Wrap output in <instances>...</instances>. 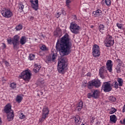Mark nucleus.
<instances>
[{
    "mask_svg": "<svg viewBox=\"0 0 125 125\" xmlns=\"http://www.w3.org/2000/svg\"><path fill=\"white\" fill-rule=\"evenodd\" d=\"M71 46L72 43L70 41L69 35L66 33L60 41L58 40L56 45V49L59 51L61 55L65 56V55H69L71 53Z\"/></svg>",
    "mask_w": 125,
    "mask_h": 125,
    "instance_id": "f257e3e1",
    "label": "nucleus"
},
{
    "mask_svg": "<svg viewBox=\"0 0 125 125\" xmlns=\"http://www.w3.org/2000/svg\"><path fill=\"white\" fill-rule=\"evenodd\" d=\"M11 104H8L5 105L4 108V111L7 114V120L9 122L12 121L13 118H14V114L13 113V110L11 109Z\"/></svg>",
    "mask_w": 125,
    "mask_h": 125,
    "instance_id": "f03ea898",
    "label": "nucleus"
},
{
    "mask_svg": "<svg viewBox=\"0 0 125 125\" xmlns=\"http://www.w3.org/2000/svg\"><path fill=\"white\" fill-rule=\"evenodd\" d=\"M66 68V58L62 57L59 59L58 63V70L61 74H64Z\"/></svg>",
    "mask_w": 125,
    "mask_h": 125,
    "instance_id": "7ed1b4c3",
    "label": "nucleus"
},
{
    "mask_svg": "<svg viewBox=\"0 0 125 125\" xmlns=\"http://www.w3.org/2000/svg\"><path fill=\"white\" fill-rule=\"evenodd\" d=\"M20 37L18 35H15L12 39H7V42L8 44L13 45L14 49H16L18 48V45H19V40Z\"/></svg>",
    "mask_w": 125,
    "mask_h": 125,
    "instance_id": "20e7f679",
    "label": "nucleus"
},
{
    "mask_svg": "<svg viewBox=\"0 0 125 125\" xmlns=\"http://www.w3.org/2000/svg\"><path fill=\"white\" fill-rule=\"evenodd\" d=\"M31 76H32V74L30 73V71L26 70L21 72L19 77L20 79H23L25 82H29L31 80Z\"/></svg>",
    "mask_w": 125,
    "mask_h": 125,
    "instance_id": "39448f33",
    "label": "nucleus"
},
{
    "mask_svg": "<svg viewBox=\"0 0 125 125\" xmlns=\"http://www.w3.org/2000/svg\"><path fill=\"white\" fill-rule=\"evenodd\" d=\"M101 85V82L99 80H94L88 83V88L89 89H91L92 86H95V87L98 88V87H100Z\"/></svg>",
    "mask_w": 125,
    "mask_h": 125,
    "instance_id": "423d86ee",
    "label": "nucleus"
},
{
    "mask_svg": "<svg viewBox=\"0 0 125 125\" xmlns=\"http://www.w3.org/2000/svg\"><path fill=\"white\" fill-rule=\"evenodd\" d=\"M0 13L5 18H10L13 16L12 12L10 10L6 9V8H2L0 10Z\"/></svg>",
    "mask_w": 125,
    "mask_h": 125,
    "instance_id": "0eeeda50",
    "label": "nucleus"
},
{
    "mask_svg": "<svg viewBox=\"0 0 125 125\" xmlns=\"http://www.w3.org/2000/svg\"><path fill=\"white\" fill-rule=\"evenodd\" d=\"M57 58V52L55 51H53L48 56L46 60V63H52V62H55L56 59Z\"/></svg>",
    "mask_w": 125,
    "mask_h": 125,
    "instance_id": "6e6552de",
    "label": "nucleus"
},
{
    "mask_svg": "<svg viewBox=\"0 0 125 125\" xmlns=\"http://www.w3.org/2000/svg\"><path fill=\"white\" fill-rule=\"evenodd\" d=\"M70 29L72 33L77 34H79L81 27L77 25V23L75 22H71L70 26Z\"/></svg>",
    "mask_w": 125,
    "mask_h": 125,
    "instance_id": "1a4fd4ad",
    "label": "nucleus"
},
{
    "mask_svg": "<svg viewBox=\"0 0 125 125\" xmlns=\"http://www.w3.org/2000/svg\"><path fill=\"white\" fill-rule=\"evenodd\" d=\"M92 55L94 57H99L100 56V48L97 44H94L92 48Z\"/></svg>",
    "mask_w": 125,
    "mask_h": 125,
    "instance_id": "9d476101",
    "label": "nucleus"
},
{
    "mask_svg": "<svg viewBox=\"0 0 125 125\" xmlns=\"http://www.w3.org/2000/svg\"><path fill=\"white\" fill-rule=\"evenodd\" d=\"M104 45L106 47H111L112 45H114V40H113L111 36H107L104 40Z\"/></svg>",
    "mask_w": 125,
    "mask_h": 125,
    "instance_id": "9b49d317",
    "label": "nucleus"
},
{
    "mask_svg": "<svg viewBox=\"0 0 125 125\" xmlns=\"http://www.w3.org/2000/svg\"><path fill=\"white\" fill-rule=\"evenodd\" d=\"M102 88L104 90V92H110V91L112 90L111 83L108 82L104 83L102 85Z\"/></svg>",
    "mask_w": 125,
    "mask_h": 125,
    "instance_id": "f8f14e48",
    "label": "nucleus"
},
{
    "mask_svg": "<svg viewBox=\"0 0 125 125\" xmlns=\"http://www.w3.org/2000/svg\"><path fill=\"white\" fill-rule=\"evenodd\" d=\"M100 96V91L98 90H95L93 93H89L87 94V97L89 99L92 97L93 98H94V99H97L98 98H99Z\"/></svg>",
    "mask_w": 125,
    "mask_h": 125,
    "instance_id": "ddd939ff",
    "label": "nucleus"
},
{
    "mask_svg": "<svg viewBox=\"0 0 125 125\" xmlns=\"http://www.w3.org/2000/svg\"><path fill=\"white\" fill-rule=\"evenodd\" d=\"M31 3V7L33 9L37 11L39 8V0H30Z\"/></svg>",
    "mask_w": 125,
    "mask_h": 125,
    "instance_id": "4468645a",
    "label": "nucleus"
},
{
    "mask_svg": "<svg viewBox=\"0 0 125 125\" xmlns=\"http://www.w3.org/2000/svg\"><path fill=\"white\" fill-rule=\"evenodd\" d=\"M106 69V66H102L99 70V75L100 76V78H102V79H104V74L105 72V69Z\"/></svg>",
    "mask_w": 125,
    "mask_h": 125,
    "instance_id": "2eb2a0df",
    "label": "nucleus"
},
{
    "mask_svg": "<svg viewBox=\"0 0 125 125\" xmlns=\"http://www.w3.org/2000/svg\"><path fill=\"white\" fill-rule=\"evenodd\" d=\"M112 67H113V64H112V61L108 60L106 62V68L109 72H112Z\"/></svg>",
    "mask_w": 125,
    "mask_h": 125,
    "instance_id": "dca6fc26",
    "label": "nucleus"
},
{
    "mask_svg": "<svg viewBox=\"0 0 125 125\" xmlns=\"http://www.w3.org/2000/svg\"><path fill=\"white\" fill-rule=\"evenodd\" d=\"M54 36H58V37H61L62 36V31L60 28H57L54 32Z\"/></svg>",
    "mask_w": 125,
    "mask_h": 125,
    "instance_id": "f3484780",
    "label": "nucleus"
},
{
    "mask_svg": "<svg viewBox=\"0 0 125 125\" xmlns=\"http://www.w3.org/2000/svg\"><path fill=\"white\" fill-rule=\"evenodd\" d=\"M117 120L118 119L115 115H112L110 116V122H112V123H113L114 124H116Z\"/></svg>",
    "mask_w": 125,
    "mask_h": 125,
    "instance_id": "a211bd4d",
    "label": "nucleus"
},
{
    "mask_svg": "<svg viewBox=\"0 0 125 125\" xmlns=\"http://www.w3.org/2000/svg\"><path fill=\"white\" fill-rule=\"evenodd\" d=\"M83 101L80 102L78 104H77V108L78 111H81L82 109H83Z\"/></svg>",
    "mask_w": 125,
    "mask_h": 125,
    "instance_id": "6ab92c4d",
    "label": "nucleus"
},
{
    "mask_svg": "<svg viewBox=\"0 0 125 125\" xmlns=\"http://www.w3.org/2000/svg\"><path fill=\"white\" fill-rule=\"evenodd\" d=\"M74 120L76 124H78V125H80V124H81L82 122V121H81V118H80V116L79 115H76L74 118Z\"/></svg>",
    "mask_w": 125,
    "mask_h": 125,
    "instance_id": "aec40b11",
    "label": "nucleus"
},
{
    "mask_svg": "<svg viewBox=\"0 0 125 125\" xmlns=\"http://www.w3.org/2000/svg\"><path fill=\"white\" fill-rule=\"evenodd\" d=\"M20 43L22 45H24L26 43V37L22 36L20 40Z\"/></svg>",
    "mask_w": 125,
    "mask_h": 125,
    "instance_id": "412c9836",
    "label": "nucleus"
},
{
    "mask_svg": "<svg viewBox=\"0 0 125 125\" xmlns=\"http://www.w3.org/2000/svg\"><path fill=\"white\" fill-rule=\"evenodd\" d=\"M117 82L119 83V86H123V83H124V81L122 78H118Z\"/></svg>",
    "mask_w": 125,
    "mask_h": 125,
    "instance_id": "4be33fe9",
    "label": "nucleus"
},
{
    "mask_svg": "<svg viewBox=\"0 0 125 125\" xmlns=\"http://www.w3.org/2000/svg\"><path fill=\"white\" fill-rule=\"evenodd\" d=\"M93 14L94 15H96V16H99L101 14V10H97L96 11L93 12Z\"/></svg>",
    "mask_w": 125,
    "mask_h": 125,
    "instance_id": "5701e85b",
    "label": "nucleus"
},
{
    "mask_svg": "<svg viewBox=\"0 0 125 125\" xmlns=\"http://www.w3.org/2000/svg\"><path fill=\"white\" fill-rule=\"evenodd\" d=\"M23 99V98H22V97L18 95L16 97V101L17 102H18V103H21V101H22V100Z\"/></svg>",
    "mask_w": 125,
    "mask_h": 125,
    "instance_id": "b1692460",
    "label": "nucleus"
},
{
    "mask_svg": "<svg viewBox=\"0 0 125 125\" xmlns=\"http://www.w3.org/2000/svg\"><path fill=\"white\" fill-rule=\"evenodd\" d=\"M19 10L20 12H22L23 11V9H24V5L22 4H19Z\"/></svg>",
    "mask_w": 125,
    "mask_h": 125,
    "instance_id": "393cba45",
    "label": "nucleus"
},
{
    "mask_svg": "<svg viewBox=\"0 0 125 125\" xmlns=\"http://www.w3.org/2000/svg\"><path fill=\"white\" fill-rule=\"evenodd\" d=\"M41 69V67L39 66H37L36 67H35L33 68V72H34V73H38L39 72V71H40V69Z\"/></svg>",
    "mask_w": 125,
    "mask_h": 125,
    "instance_id": "a878e982",
    "label": "nucleus"
},
{
    "mask_svg": "<svg viewBox=\"0 0 125 125\" xmlns=\"http://www.w3.org/2000/svg\"><path fill=\"white\" fill-rule=\"evenodd\" d=\"M113 85H114V87L115 88H116V89H117V88H119V83H118L117 81H115L113 82L112 86Z\"/></svg>",
    "mask_w": 125,
    "mask_h": 125,
    "instance_id": "bb28decb",
    "label": "nucleus"
},
{
    "mask_svg": "<svg viewBox=\"0 0 125 125\" xmlns=\"http://www.w3.org/2000/svg\"><path fill=\"white\" fill-rule=\"evenodd\" d=\"M49 113V110H48V107H45L43 109V114L48 115Z\"/></svg>",
    "mask_w": 125,
    "mask_h": 125,
    "instance_id": "cd10ccee",
    "label": "nucleus"
},
{
    "mask_svg": "<svg viewBox=\"0 0 125 125\" xmlns=\"http://www.w3.org/2000/svg\"><path fill=\"white\" fill-rule=\"evenodd\" d=\"M121 68H122V65H121L120 64H118L116 67L117 73H119L121 72Z\"/></svg>",
    "mask_w": 125,
    "mask_h": 125,
    "instance_id": "c85d7f7f",
    "label": "nucleus"
},
{
    "mask_svg": "<svg viewBox=\"0 0 125 125\" xmlns=\"http://www.w3.org/2000/svg\"><path fill=\"white\" fill-rule=\"evenodd\" d=\"M10 87L12 88V89H14V88H16V84L15 83H12L10 84Z\"/></svg>",
    "mask_w": 125,
    "mask_h": 125,
    "instance_id": "c756f323",
    "label": "nucleus"
},
{
    "mask_svg": "<svg viewBox=\"0 0 125 125\" xmlns=\"http://www.w3.org/2000/svg\"><path fill=\"white\" fill-rule=\"evenodd\" d=\"M105 27L103 24H100L99 27V30L100 32H102V31H104Z\"/></svg>",
    "mask_w": 125,
    "mask_h": 125,
    "instance_id": "7c9ffc66",
    "label": "nucleus"
},
{
    "mask_svg": "<svg viewBox=\"0 0 125 125\" xmlns=\"http://www.w3.org/2000/svg\"><path fill=\"white\" fill-rule=\"evenodd\" d=\"M36 56L33 54H30L29 55V60H34Z\"/></svg>",
    "mask_w": 125,
    "mask_h": 125,
    "instance_id": "2f4dec72",
    "label": "nucleus"
},
{
    "mask_svg": "<svg viewBox=\"0 0 125 125\" xmlns=\"http://www.w3.org/2000/svg\"><path fill=\"white\" fill-rule=\"evenodd\" d=\"M111 110H110L109 111V114H110L111 115H112V114H114V113H116V112H117V109H116V108H115L114 107H112Z\"/></svg>",
    "mask_w": 125,
    "mask_h": 125,
    "instance_id": "473e14b6",
    "label": "nucleus"
},
{
    "mask_svg": "<svg viewBox=\"0 0 125 125\" xmlns=\"http://www.w3.org/2000/svg\"><path fill=\"white\" fill-rule=\"evenodd\" d=\"M109 100H110V101H112V102H115L116 99L114 96H110L109 98Z\"/></svg>",
    "mask_w": 125,
    "mask_h": 125,
    "instance_id": "72a5a7b5",
    "label": "nucleus"
},
{
    "mask_svg": "<svg viewBox=\"0 0 125 125\" xmlns=\"http://www.w3.org/2000/svg\"><path fill=\"white\" fill-rule=\"evenodd\" d=\"M22 26L21 25H19L16 27V29L17 31H20V30H22Z\"/></svg>",
    "mask_w": 125,
    "mask_h": 125,
    "instance_id": "f704fd0d",
    "label": "nucleus"
},
{
    "mask_svg": "<svg viewBox=\"0 0 125 125\" xmlns=\"http://www.w3.org/2000/svg\"><path fill=\"white\" fill-rule=\"evenodd\" d=\"M106 5H111V0H105L104 1Z\"/></svg>",
    "mask_w": 125,
    "mask_h": 125,
    "instance_id": "c9c22d12",
    "label": "nucleus"
},
{
    "mask_svg": "<svg viewBox=\"0 0 125 125\" xmlns=\"http://www.w3.org/2000/svg\"><path fill=\"white\" fill-rule=\"evenodd\" d=\"M40 49L41 50L44 51V50H46V46L45 45H42V46L40 47Z\"/></svg>",
    "mask_w": 125,
    "mask_h": 125,
    "instance_id": "e433bc0d",
    "label": "nucleus"
},
{
    "mask_svg": "<svg viewBox=\"0 0 125 125\" xmlns=\"http://www.w3.org/2000/svg\"><path fill=\"white\" fill-rule=\"evenodd\" d=\"M69 3H71V1H66V5L68 9H70L71 8Z\"/></svg>",
    "mask_w": 125,
    "mask_h": 125,
    "instance_id": "4c0bfd02",
    "label": "nucleus"
},
{
    "mask_svg": "<svg viewBox=\"0 0 125 125\" xmlns=\"http://www.w3.org/2000/svg\"><path fill=\"white\" fill-rule=\"evenodd\" d=\"M117 26L119 29H120V30H122V28H123V24L117 23Z\"/></svg>",
    "mask_w": 125,
    "mask_h": 125,
    "instance_id": "58836bf2",
    "label": "nucleus"
},
{
    "mask_svg": "<svg viewBox=\"0 0 125 125\" xmlns=\"http://www.w3.org/2000/svg\"><path fill=\"white\" fill-rule=\"evenodd\" d=\"M117 63H118V65H121L122 66V64H123V62L119 59L117 60Z\"/></svg>",
    "mask_w": 125,
    "mask_h": 125,
    "instance_id": "ea45409f",
    "label": "nucleus"
},
{
    "mask_svg": "<svg viewBox=\"0 0 125 125\" xmlns=\"http://www.w3.org/2000/svg\"><path fill=\"white\" fill-rule=\"evenodd\" d=\"M61 14H62V13L61 12H58L57 15H56V17L57 18H59V17H60V15H61Z\"/></svg>",
    "mask_w": 125,
    "mask_h": 125,
    "instance_id": "a19ab883",
    "label": "nucleus"
},
{
    "mask_svg": "<svg viewBox=\"0 0 125 125\" xmlns=\"http://www.w3.org/2000/svg\"><path fill=\"white\" fill-rule=\"evenodd\" d=\"M48 114H45L44 113H42V120L44 121V120H45V119L46 118V116H47Z\"/></svg>",
    "mask_w": 125,
    "mask_h": 125,
    "instance_id": "79ce46f5",
    "label": "nucleus"
},
{
    "mask_svg": "<svg viewBox=\"0 0 125 125\" xmlns=\"http://www.w3.org/2000/svg\"><path fill=\"white\" fill-rule=\"evenodd\" d=\"M44 83V81H39V84H43Z\"/></svg>",
    "mask_w": 125,
    "mask_h": 125,
    "instance_id": "37998d69",
    "label": "nucleus"
},
{
    "mask_svg": "<svg viewBox=\"0 0 125 125\" xmlns=\"http://www.w3.org/2000/svg\"><path fill=\"white\" fill-rule=\"evenodd\" d=\"M24 118H25V115H24L23 113H21V115H20V118L24 119Z\"/></svg>",
    "mask_w": 125,
    "mask_h": 125,
    "instance_id": "c03bdc74",
    "label": "nucleus"
},
{
    "mask_svg": "<svg viewBox=\"0 0 125 125\" xmlns=\"http://www.w3.org/2000/svg\"><path fill=\"white\" fill-rule=\"evenodd\" d=\"M4 63H5L6 66H9V62H8L7 61H5L4 62Z\"/></svg>",
    "mask_w": 125,
    "mask_h": 125,
    "instance_id": "a18cd8bd",
    "label": "nucleus"
},
{
    "mask_svg": "<svg viewBox=\"0 0 125 125\" xmlns=\"http://www.w3.org/2000/svg\"><path fill=\"white\" fill-rule=\"evenodd\" d=\"M62 15H66V12L64 11V10H62Z\"/></svg>",
    "mask_w": 125,
    "mask_h": 125,
    "instance_id": "49530a36",
    "label": "nucleus"
},
{
    "mask_svg": "<svg viewBox=\"0 0 125 125\" xmlns=\"http://www.w3.org/2000/svg\"><path fill=\"white\" fill-rule=\"evenodd\" d=\"M2 44L4 48H5V47H6V45H5V43H3Z\"/></svg>",
    "mask_w": 125,
    "mask_h": 125,
    "instance_id": "de8ad7c7",
    "label": "nucleus"
},
{
    "mask_svg": "<svg viewBox=\"0 0 125 125\" xmlns=\"http://www.w3.org/2000/svg\"><path fill=\"white\" fill-rule=\"evenodd\" d=\"M30 20H34V17H33V16L30 17Z\"/></svg>",
    "mask_w": 125,
    "mask_h": 125,
    "instance_id": "09e8293b",
    "label": "nucleus"
},
{
    "mask_svg": "<svg viewBox=\"0 0 125 125\" xmlns=\"http://www.w3.org/2000/svg\"><path fill=\"white\" fill-rule=\"evenodd\" d=\"M2 81L3 82V83H4V82H6V80L2 78Z\"/></svg>",
    "mask_w": 125,
    "mask_h": 125,
    "instance_id": "8fccbe9b",
    "label": "nucleus"
},
{
    "mask_svg": "<svg viewBox=\"0 0 125 125\" xmlns=\"http://www.w3.org/2000/svg\"><path fill=\"white\" fill-rule=\"evenodd\" d=\"M2 124V122L1 121V118H0V125Z\"/></svg>",
    "mask_w": 125,
    "mask_h": 125,
    "instance_id": "3c124183",
    "label": "nucleus"
},
{
    "mask_svg": "<svg viewBox=\"0 0 125 125\" xmlns=\"http://www.w3.org/2000/svg\"><path fill=\"white\" fill-rule=\"evenodd\" d=\"M123 125H125V118L123 120Z\"/></svg>",
    "mask_w": 125,
    "mask_h": 125,
    "instance_id": "603ef678",
    "label": "nucleus"
},
{
    "mask_svg": "<svg viewBox=\"0 0 125 125\" xmlns=\"http://www.w3.org/2000/svg\"><path fill=\"white\" fill-rule=\"evenodd\" d=\"M120 123H121V124H122V125H124V122H123V121L122 120L120 121Z\"/></svg>",
    "mask_w": 125,
    "mask_h": 125,
    "instance_id": "864d4df0",
    "label": "nucleus"
},
{
    "mask_svg": "<svg viewBox=\"0 0 125 125\" xmlns=\"http://www.w3.org/2000/svg\"><path fill=\"white\" fill-rule=\"evenodd\" d=\"M40 94L41 95H42V94H43V93L42 92H41Z\"/></svg>",
    "mask_w": 125,
    "mask_h": 125,
    "instance_id": "5fc2aeb1",
    "label": "nucleus"
},
{
    "mask_svg": "<svg viewBox=\"0 0 125 125\" xmlns=\"http://www.w3.org/2000/svg\"><path fill=\"white\" fill-rule=\"evenodd\" d=\"M74 17H75V19H77V16L74 15Z\"/></svg>",
    "mask_w": 125,
    "mask_h": 125,
    "instance_id": "6e6d98bb",
    "label": "nucleus"
},
{
    "mask_svg": "<svg viewBox=\"0 0 125 125\" xmlns=\"http://www.w3.org/2000/svg\"><path fill=\"white\" fill-rule=\"evenodd\" d=\"M66 1H68V2L71 1V0H66Z\"/></svg>",
    "mask_w": 125,
    "mask_h": 125,
    "instance_id": "4d7b16f0",
    "label": "nucleus"
},
{
    "mask_svg": "<svg viewBox=\"0 0 125 125\" xmlns=\"http://www.w3.org/2000/svg\"><path fill=\"white\" fill-rule=\"evenodd\" d=\"M81 125H84V124H81Z\"/></svg>",
    "mask_w": 125,
    "mask_h": 125,
    "instance_id": "13d9d810",
    "label": "nucleus"
}]
</instances>
